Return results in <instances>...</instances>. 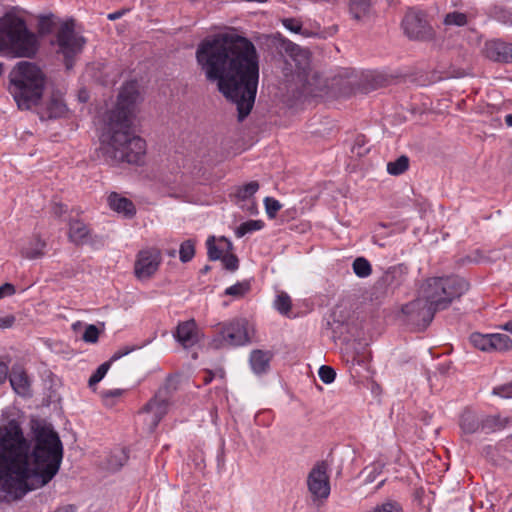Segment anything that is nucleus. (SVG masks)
Segmentation results:
<instances>
[{
	"label": "nucleus",
	"instance_id": "nucleus-1",
	"mask_svg": "<svg viewBox=\"0 0 512 512\" xmlns=\"http://www.w3.org/2000/svg\"><path fill=\"white\" fill-rule=\"evenodd\" d=\"M33 431L31 450L16 420L0 426V486L14 499L49 483L62 462V442L52 426L37 425Z\"/></svg>",
	"mask_w": 512,
	"mask_h": 512
},
{
	"label": "nucleus",
	"instance_id": "nucleus-2",
	"mask_svg": "<svg viewBox=\"0 0 512 512\" xmlns=\"http://www.w3.org/2000/svg\"><path fill=\"white\" fill-rule=\"evenodd\" d=\"M196 60L208 81L236 104L242 121L251 112L259 81V61L254 44L236 34H217L200 42Z\"/></svg>",
	"mask_w": 512,
	"mask_h": 512
},
{
	"label": "nucleus",
	"instance_id": "nucleus-3",
	"mask_svg": "<svg viewBox=\"0 0 512 512\" xmlns=\"http://www.w3.org/2000/svg\"><path fill=\"white\" fill-rule=\"evenodd\" d=\"M138 96L137 82H127L121 88L115 108L104 116L101 149L105 160L112 165L144 163L146 142L131 129Z\"/></svg>",
	"mask_w": 512,
	"mask_h": 512
},
{
	"label": "nucleus",
	"instance_id": "nucleus-4",
	"mask_svg": "<svg viewBox=\"0 0 512 512\" xmlns=\"http://www.w3.org/2000/svg\"><path fill=\"white\" fill-rule=\"evenodd\" d=\"M8 79V90L20 109L28 110L39 104L46 86V75L36 63H16Z\"/></svg>",
	"mask_w": 512,
	"mask_h": 512
},
{
	"label": "nucleus",
	"instance_id": "nucleus-5",
	"mask_svg": "<svg viewBox=\"0 0 512 512\" xmlns=\"http://www.w3.org/2000/svg\"><path fill=\"white\" fill-rule=\"evenodd\" d=\"M40 43L37 35L30 31L26 21L14 14L6 13L0 18V54L11 58H34Z\"/></svg>",
	"mask_w": 512,
	"mask_h": 512
},
{
	"label": "nucleus",
	"instance_id": "nucleus-6",
	"mask_svg": "<svg viewBox=\"0 0 512 512\" xmlns=\"http://www.w3.org/2000/svg\"><path fill=\"white\" fill-rule=\"evenodd\" d=\"M467 290L468 283L458 276L431 277L425 280L419 293L438 311L446 309Z\"/></svg>",
	"mask_w": 512,
	"mask_h": 512
},
{
	"label": "nucleus",
	"instance_id": "nucleus-7",
	"mask_svg": "<svg viewBox=\"0 0 512 512\" xmlns=\"http://www.w3.org/2000/svg\"><path fill=\"white\" fill-rule=\"evenodd\" d=\"M401 26L404 34L415 41H433L436 32L427 19L426 13L420 10L410 9L406 12Z\"/></svg>",
	"mask_w": 512,
	"mask_h": 512
},
{
	"label": "nucleus",
	"instance_id": "nucleus-8",
	"mask_svg": "<svg viewBox=\"0 0 512 512\" xmlns=\"http://www.w3.org/2000/svg\"><path fill=\"white\" fill-rule=\"evenodd\" d=\"M56 42L59 52L65 58L67 69H70L73 66V58L82 51L85 44V39L75 32L72 20L60 26L56 34Z\"/></svg>",
	"mask_w": 512,
	"mask_h": 512
},
{
	"label": "nucleus",
	"instance_id": "nucleus-9",
	"mask_svg": "<svg viewBox=\"0 0 512 512\" xmlns=\"http://www.w3.org/2000/svg\"><path fill=\"white\" fill-rule=\"evenodd\" d=\"M436 310L419 294L418 298L402 307L404 321L416 328H426L433 320Z\"/></svg>",
	"mask_w": 512,
	"mask_h": 512
},
{
	"label": "nucleus",
	"instance_id": "nucleus-10",
	"mask_svg": "<svg viewBox=\"0 0 512 512\" xmlns=\"http://www.w3.org/2000/svg\"><path fill=\"white\" fill-rule=\"evenodd\" d=\"M162 253L158 248L149 247L140 250L134 262V275L140 280L151 279L159 270Z\"/></svg>",
	"mask_w": 512,
	"mask_h": 512
},
{
	"label": "nucleus",
	"instance_id": "nucleus-11",
	"mask_svg": "<svg viewBox=\"0 0 512 512\" xmlns=\"http://www.w3.org/2000/svg\"><path fill=\"white\" fill-rule=\"evenodd\" d=\"M247 321L244 319H233L229 322L219 323L216 326V333L225 346H239L249 342Z\"/></svg>",
	"mask_w": 512,
	"mask_h": 512
},
{
	"label": "nucleus",
	"instance_id": "nucleus-12",
	"mask_svg": "<svg viewBox=\"0 0 512 512\" xmlns=\"http://www.w3.org/2000/svg\"><path fill=\"white\" fill-rule=\"evenodd\" d=\"M307 485L314 499H327L330 494L328 464L325 461L317 462L310 471Z\"/></svg>",
	"mask_w": 512,
	"mask_h": 512
},
{
	"label": "nucleus",
	"instance_id": "nucleus-13",
	"mask_svg": "<svg viewBox=\"0 0 512 512\" xmlns=\"http://www.w3.org/2000/svg\"><path fill=\"white\" fill-rule=\"evenodd\" d=\"M173 336L184 349H188L202 340L203 333L195 319H189L178 323Z\"/></svg>",
	"mask_w": 512,
	"mask_h": 512
},
{
	"label": "nucleus",
	"instance_id": "nucleus-14",
	"mask_svg": "<svg viewBox=\"0 0 512 512\" xmlns=\"http://www.w3.org/2000/svg\"><path fill=\"white\" fill-rule=\"evenodd\" d=\"M484 54L493 61L512 62V44L500 40L488 41L484 47Z\"/></svg>",
	"mask_w": 512,
	"mask_h": 512
},
{
	"label": "nucleus",
	"instance_id": "nucleus-15",
	"mask_svg": "<svg viewBox=\"0 0 512 512\" xmlns=\"http://www.w3.org/2000/svg\"><path fill=\"white\" fill-rule=\"evenodd\" d=\"M46 246V241L39 234H33L22 243L20 254L29 260L39 259L45 255Z\"/></svg>",
	"mask_w": 512,
	"mask_h": 512
},
{
	"label": "nucleus",
	"instance_id": "nucleus-16",
	"mask_svg": "<svg viewBox=\"0 0 512 512\" xmlns=\"http://www.w3.org/2000/svg\"><path fill=\"white\" fill-rule=\"evenodd\" d=\"M91 236V229L80 219H71L69 221L68 238L77 246L87 243Z\"/></svg>",
	"mask_w": 512,
	"mask_h": 512
},
{
	"label": "nucleus",
	"instance_id": "nucleus-17",
	"mask_svg": "<svg viewBox=\"0 0 512 512\" xmlns=\"http://www.w3.org/2000/svg\"><path fill=\"white\" fill-rule=\"evenodd\" d=\"M348 9L352 18L358 22L368 20L374 15L372 0H349Z\"/></svg>",
	"mask_w": 512,
	"mask_h": 512
},
{
	"label": "nucleus",
	"instance_id": "nucleus-18",
	"mask_svg": "<svg viewBox=\"0 0 512 512\" xmlns=\"http://www.w3.org/2000/svg\"><path fill=\"white\" fill-rule=\"evenodd\" d=\"M107 202L113 211L122 213L125 217L131 218L136 214V208L133 202L116 192H112L108 196Z\"/></svg>",
	"mask_w": 512,
	"mask_h": 512
},
{
	"label": "nucleus",
	"instance_id": "nucleus-19",
	"mask_svg": "<svg viewBox=\"0 0 512 512\" xmlns=\"http://www.w3.org/2000/svg\"><path fill=\"white\" fill-rule=\"evenodd\" d=\"M208 257L210 260H220L224 255L231 252L233 249L232 243L221 237L217 241L214 236H211L207 240Z\"/></svg>",
	"mask_w": 512,
	"mask_h": 512
},
{
	"label": "nucleus",
	"instance_id": "nucleus-20",
	"mask_svg": "<svg viewBox=\"0 0 512 512\" xmlns=\"http://www.w3.org/2000/svg\"><path fill=\"white\" fill-rule=\"evenodd\" d=\"M342 356L346 363H350L351 365L361 364L367 359V349L361 343H347L342 348Z\"/></svg>",
	"mask_w": 512,
	"mask_h": 512
},
{
	"label": "nucleus",
	"instance_id": "nucleus-21",
	"mask_svg": "<svg viewBox=\"0 0 512 512\" xmlns=\"http://www.w3.org/2000/svg\"><path fill=\"white\" fill-rule=\"evenodd\" d=\"M10 384L13 390L22 396L29 392V378L27 373L21 367H13L9 375Z\"/></svg>",
	"mask_w": 512,
	"mask_h": 512
},
{
	"label": "nucleus",
	"instance_id": "nucleus-22",
	"mask_svg": "<svg viewBox=\"0 0 512 512\" xmlns=\"http://www.w3.org/2000/svg\"><path fill=\"white\" fill-rule=\"evenodd\" d=\"M512 422L510 417H502L500 414L486 415L482 417V431L485 433H493L501 431Z\"/></svg>",
	"mask_w": 512,
	"mask_h": 512
},
{
	"label": "nucleus",
	"instance_id": "nucleus-23",
	"mask_svg": "<svg viewBox=\"0 0 512 512\" xmlns=\"http://www.w3.org/2000/svg\"><path fill=\"white\" fill-rule=\"evenodd\" d=\"M143 412L152 414V423L155 427L167 413V402L162 399L153 398L145 404Z\"/></svg>",
	"mask_w": 512,
	"mask_h": 512
},
{
	"label": "nucleus",
	"instance_id": "nucleus-24",
	"mask_svg": "<svg viewBox=\"0 0 512 512\" xmlns=\"http://www.w3.org/2000/svg\"><path fill=\"white\" fill-rule=\"evenodd\" d=\"M460 427L466 434H473L479 430L482 431V418H479L478 415L471 410H465L461 415Z\"/></svg>",
	"mask_w": 512,
	"mask_h": 512
},
{
	"label": "nucleus",
	"instance_id": "nucleus-25",
	"mask_svg": "<svg viewBox=\"0 0 512 512\" xmlns=\"http://www.w3.org/2000/svg\"><path fill=\"white\" fill-rule=\"evenodd\" d=\"M272 354L269 351L254 350L250 356V364L255 373H263L269 368Z\"/></svg>",
	"mask_w": 512,
	"mask_h": 512
},
{
	"label": "nucleus",
	"instance_id": "nucleus-26",
	"mask_svg": "<svg viewBox=\"0 0 512 512\" xmlns=\"http://www.w3.org/2000/svg\"><path fill=\"white\" fill-rule=\"evenodd\" d=\"M475 17L471 13H463L459 11H452L447 13L443 18V25L447 28L456 26L464 27Z\"/></svg>",
	"mask_w": 512,
	"mask_h": 512
},
{
	"label": "nucleus",
	"instance_id": "nucleus-27",
	"mask_svg": "<svg viewBox=\"0 0 512 512\" xmlns=\"http://www.w3.org/2000/svg\"><path fill=\"white\" fill-rule=\"evenodd\" d=\"M274 306L279 313L289 317L292 309V300L286 292L281 291L276 297Z\"/></svg>",
	"mask_w": 512,
	"mask_h": 512
},
{
	"label": "nucleus",
	"instance_id": "nucleus-28",
	"mask_svg": "<svg viewBox=\"0 0 512 512\" xmlns=\"http://www.w3.org/2000/svg\"><path fill=\"white\" fill-rule=\"evenodd\" d=\"M492 351H507L512 349V339L506 334H491Z\"/></svg>",
	"mask_w": 512,
	"mask_h": 512
},
{
	"label": "nucleus",
	"instance_id": "nucleus-29",
	"mask_svg": "<svg viewBox=\"0 0 512 512\" xmlns=\"http://www.w3.org/2000/svg\"><path fill=\"white\" fill-rule=\"evenodd\" d=\"M470 342L472 345L482 351H492L491 334L473 333L470 336Z\"/></svg>",
	"mask_w": 512,
	"mask_h": 512
},
{
	"label": "nucleus",
	"instance_id": "nucleus-30",
	"mask_svg": "<svg viewBox=\"0 0 512 512\" xmlns=\"http://www.w3.org/2000/svg\"><path fill=\"white\" fill-rule=\"evenodd\" d=\"M320 85V77L317 74L307 75L304 83L302 93L307 96H318Z\"/></svg>",
	"mask_w": 512,
	"mask_h": 512
},
{
	"label": "nucleus",
	"instance_id": "nucleus-31",
	"mask_svg": "<svg viewBox=\"0 0 512 512\" xmlns=\"http://www.w3.org/2000/svg\"><path fill=\"white\" fill-rule=\"evenodd\" d=\"M251 290V285L249 281L238 282L230 287H228L224 294L227 296H232L236 299L243 298L249 291Z\"/></svg>",
	"mask_w": 512,
	"mask_h": 512
},
{
	"label": "nucleus",
	"instance_id": "nucleus-32",
	"mask_svg": "<svg viewBox=\"0 0 512 512\" xmlns=\"http://www.w3.org/2000/svg\"><path fill=\"white\" fill-rule=\"evenodd\" d=\"M66 111V105L59 97H52L47 103V112L50 118L62 116Z\"/></svg>",
	"mask_w": 512,
	"mask_h": 512
},
{
	"label": "nucleus",
	"instance_id": "nucleus-33",
	"mask_svg": "<svg viewBox=\"0 0 512 512\" xmlns=\"http://www.w3.org/2000/svg\"><path fill=\"white\" fill-rule=\"evenodd\" d=\"M409 168L408 157L402 155L393 162L387 164V171L391 175H400Z\"/></svg>",
	"mask_w": 512,
	"mask_h": 512
},
{
	"label": "nucleus",
	"instance_id": "nucleus-34",
	"mask_svg": "<svg viewBox=\"0 0 512 512\" xmlns=\"http://www.w3.org/2000/svg\"><path fill=\"white\" fill-rule=\"evenodd\" d=\"M353 271L358 277L365 278L371 275L372 267L367 259L358 257L353 262Z\"/></svg>",
	"mask_w": 512,
	"mask_h": 512
},
{
	"label": "nucleus",
	"instance_id": "nucleus-35",
	"mask_svg": "<svg viewBox=\"0 0 512 512\" xmlns=\"http://www.w3.org/2000/svg\"><path fill=\"white\" fill-rule=\"evenodd\" d=\"M195 255V242L191 239L185 240L180 245L179 256L183 263H187L193 259Z\"/></svg>",
	"mask_w": 512,
	"mask_h": 512
},
{
	"label": "nucleus",
	"instance_id": "nucleus-36",
	"mask_svg": "<svg viewBox=\"0 0 512 512\" xmlns=\"http://www.w3.org/2000/svg\"><path fill=\"white\" fill-rule=\"evenodd\" d=\"M259 189V183L257 181H251L238 187L235 196L239 200H245L253 196Z\"/></svg>",
	"mask_w": 512,
	"mask_h": 512
},
{
	"label": "nucleus",
	"instance_id": "nucleus-37",
	"mask_svg": "<svg viewBox=\"0 0 512 512\" xmlns=\"http://www.w3.org/2000/svg\"><path fill=\"white\" fill-rule=\"evenodd\" d=\"M263 222L260 220H249L242 223L235 231L238 238L243 237L245 234L260 230L263 227Z\"/></svg>",
	"mask_w": 512,
	"mask_h": 512
},
{
	"label": "nucleus",
	"instance_id": "nucleus-38",
	"mask_svg": "<svg viewBox=\"0 0 512 512\" xmlns=\"http://www.w3.org/2000/svg\"><path fill=\"white\" fill-rule=\"evenodd\" d=\"M492 16L503 24L512 25V10L505 7H494Z\"/></svg>",
	"mask_w": 512,
	"mask_h": 512
},
{
	"label": "nucleus",
	"instance_id": "nucleus-39",
	"mask_svg": "<svg viewBox=\"0 0 512 512\" xmlns=\"http://www.w3.org/2000/svg\"><path fill=\"white\" fill-rule=\"evenodd\" d=\"M110 363H111V361L101 364L97 368V370L91 375L89 382H88L90 387H93L94 385L99 383L104 378V376L106 375L107 371L110 368Z\"/></svg>",
	"mask_w": 512,
	"mask_h": 512
},
{
	"label": "nucleus",
	"instance_id": "nucleus-40",
	"mask_svg": "<svg viewBox=\"0 0 512 512\" xmlns=\"http://www.w3.org/2000/svg\"><path fill=\"white\" fill-rule=\"evenodd\" d=\"M100 335V330L96 325H87L83 333L82 339L87 343H97Z\"/></svg>",
	"mask_w": 512,
	"mask_h": 512
},
{
	"label": "nucleus",
	"instance_id": "nucleus-41",
	"mask_svg": "<svg viewBox=\"0 0 512 512\" xmlns=\"http://www.w3.org/2000/svg\"><path fill=\"white\" fill-rule=\"evenodd\" d=\"M54 22L50 16H41L38 21V32L41 35L49 34L53 31Z\"/></svg>",
	"mask_w": 512,
	"mask_h": 512
},
{
	"label": "nucleus",
	"instance_id": "nucleus-42",
	"mask_svg": "<svg viewBox=\"0 0 512 512\" xmlns=\"http://www.w3.org/2000/svg\"><path fill=\"white\" fill-rule=\"evenodd\" d=\"M264 203H265L266 213L270 218H274L276 216V214L278 213V211L282 207L278 200L271 198V197H266L264 200Z\"/></svg>",
	"mask_w": 512,
	"mask_h": 512
},
{
	"label": "nucleus",
	"instance_id": "nucleus-43",
	"mask_svg": "<svg viewBox=\"0 0 512 512\" xmlns=\"http://www.w3.org/2000/svg\"><path fill=\"white\" fill-rule=\"evenodd\" d=\"M124 391L121 389H112L102 392V399L106 406H113L115 404L114 399L120 398Z\"/></svg>",
	"mask_w": 512,
	"mask_h": 512
},
{
	"label": "nucleus",
	"instance_id": "nucleus-44",
	"mask_svg": "<svg viewBox=\"0 0 512 512\" xmlns=\"http://www.w3.org/2000/svg\"><path fill=\"white\" fill-rule=\"evenodd\" d=\"M224 267L229 271H235L238 269L239 260L237 256L231 252L227 253L220 259Z\"/></svg>",
	"mask_w": 512,
	"mask_h": 512
},
{
	"label": "nucleus",
	"instance_id": "nucleus-45",
	"mask_svg": "<svg viewBox=\"0 0 512 512\" xmlns=\"http://www.w3.org/2000/svg\"><path fill=\"white\" fill-rule=\"evenodd\" d=\"M319 377L324 383L329 384L335 380L336 372L332 367L323 365L319 369Z\"/></svg>",
	"mask_w": 512,
	"mask_h": 512
},
{
	"label": "nucleus",
	"instance_id": "nucleus-46",
	"mask_svg": "<svg viewBox=\"0 0 512 512\" xmlns=\"http://www.w3.org/2000/svg\"><path fill=\"white\" fill-rule=\"evenodd\" d=\"M283 26L294 33H301L302 22L297 18H284L281 20Z\"/></svg>",
	"mask_w": 512,
	"mask_h": 512
},
{
	"label": "nucleus",
	"instance_id": "nucleus-47",
	"mask_svg": "<svg viewBox=\"0 0 512 512\" xmlns=\"http://www.w3.org/2000/svg\"><path fill=\"white\" fill-rule=\"evenodd\" d=\"M493 394L502 398H512V382L495 387Z\"/></svg>",
	"mask_w": 512,
	"mask_h": 512
},
{
	"label": "nucleus",
	"instance_id": "nucleus-48",
	"mask_svg": "<svg viewBox=\"0 0 512 512\" xmlns=\"http://www.w3.org/2000/svg\"><path fill=\"white\" fill-rule=\"evenodd\" d=\"M16 292L15 286L11 283H5L0 286V299L6 296H12Z\"/></svg>",
	"mask_w": 512,
	"mask_h": 512
},
{
	"label": "nucleus",
	"instance_id": "nucleus-49",
	"mask_svg": "<svg viewBox=\"0 0 512 512\" xmlns=\"http://www.w3.org/2000/svg\"><path fill=\"white\" fill-rule=\"evenodd\" d=\"M15 322L13 315H7L0 318V329L10 328Z\"/></svg>",
	"mask_w": 512,
	"mask_h": 512
},
{
	"label": "nucleus",
	"instance_id": "nucleus-50",
	"mask_svg": "<svg viewBox=\"0 0 512 512\" xmlns=\"http://www.w3.org/2000/svg\"><path fill=\"white\" fill-rule=\"evenodd\" d=\"M52 211L55 216L61 217L67 212V206L62 203H54L52 206Z\"/></svg>",
	"mask_w": 512,
	"mask_h": 512
},
{
	"label": "nucleus",
	"instance_id": "nucleus-51",
	"mask_svg": "<svg viewBox=\"0 0 512 512\" xmlns=\"http://www.w3.org/2000/svg\"><path fill=\"white\" fill-rule=\"evenodd\" d=\"M284 47L286 52H288L290 55H295L300 50V47L291 41H285Z\"/></svg>",
	"mask_w": 512,
	"mask_h": 512
},
{
	"label": "nucleus",
	"instance_id": "nucleus-52",
	"mask_svg": "<svg viewBox=\"0 0 512 512\" xmlns=\"http://www.w3.org/2000/svg\"><path fill=\"white\" fill-rule=\"evenodd\" d=\"M8 376V366L6 363L0 361V384H3Z\"/></svg>",
	"mask_w": 512,
	"mask_h": 512
},
{
	"label": "nucleus",
	"instance_id": "nucleus-53",
	"mask_svg": "<svg viewBox=\"0 0 512 512\" xmlns=\"http://www.w3.org/2000/svg\"><path fill=\"white\" fill-rule=\"evenodd\" d=\"M133 350V348H128V347H125V348H121L119 349L117 352H115V354L112 356L111 358V361H115V360H118L120 359L121 357L127 355L128 353H130L131 351Z\"/></svg>",
	"mask_w": 512,
	"mask_h": 512
},
{
	"label": "nucleus",
	"instance_id": "nucleus-54",
	"mask_svg": "<svg viewBox=\"0 0 512 512\" xmlns=\"http://www.w3.org/2000/svg\"><path fill=\"white\" fill-rule=\"evenodd\" d=\"M75 510H76L75 506H73V505H65V506L59 507L54 512H75Z\"/></svg>",
	"mask_w": 512,
	"mask_h": 512
},
{
	"label": "nucleus",
	"instance_id": "nucleus-55",
	"mask_svg": "<svg viewBox=\"0 0 512 512\" xmlns=\"http://www.w3.org/2000/svg\"><path fill=\"white\" fill-rule=\"evenodd\" d=\"M213 377H214L213 372L206 370L204 372V378H203L204 384H209L212 381Z\"/></svg>",
	"mask_w": 512,
	"mask_h": 512
},
{
	"label": "nucleus",
	"instance_id": "nucleus-56",
	"mask_svg": "<svg viewBox=\"0 0 512 512\" xmlns=\"http://www.w3.org/2000/svg\"><path fill=\"white\" fill-rule=\"evenodd\" d=\"M122 15H123V12H122V11H117V12H114V13L109 14V15H108V19H110V20H116V19L120 18Z\"/></svg>",
	"mask_w": 512,
	"mask_h": 512
},
{
	"label": "nucleus",
	"instance_id": "nucleus-57",
	"mask_svg": "<svg viewBox=\"0 0 512 512\" xmlns=\"http://www.w3.org/2000/svg\"><path fill=\"white\" fill-rule=\"evenodd\" d=\"M398 272V269L396 267H393V268H390L387 273H386V280L388 281V279L390 277H393L394 274H396Z\"/></svg>",
	"mask_w": 512,
	"mask_h": 512
},
{
	"label": "nucleus",
	"instance_id": "nucleus-58",
	"mask_svg": "<svg viewBox=\"0 0 512 512\" xmlns=\"http://www.w3.org/2000/svg\"><path fill=\"white\" fill-rule=\"evenodd\" d=\"M501 328L512 334V320L506 322L503 326H501Z\"/></svg>",
	"mask_w": 512,
	"mask_h": 512
},
{
	"label": "nucleus",
	"instance_id": "nucleus-59",
	"mask_svg": "<svg viewBox=\"0 0 512 512\" xmlns=\"http://www.w3.org/2000/svg\"><path fill=\"white\" fill-rule=\"evenodd\" d=\"M505 123H506L508 126H512V113H511V114L506 115V117H505Z\"/></svg>",
	"mask_w": 512,
	"mask_h": 512
},
{
	"label": "nucleus",
	"instance_id": "nucleus-60",
	"mask_svg": "<svg viewBox=\"0 0 512 512\" xmlns=\"http://www.w3.org/2000/svg\"><path fill=\"white\" fill-rule=\"evenodd\" d=\"M4 73V64L0 62V76Z\"/></svg>",
	"mask_w": 512,
	"mask_h": 512
},
{
	"label": "nucleus",
	"instance_id": "nucleus-61",
	"mask_svg": "<svg viewBox=\"0 0 512 512\" xmlns=\"http://www.w3.org/2000/svg\"><path fill=\"white\" fill-rule=\"evenodd\" d=\"M510 440H512V436H510Z\"/></svg>",
	"mask_w": 512,
	"mask_h": 512
}]
</instances>
